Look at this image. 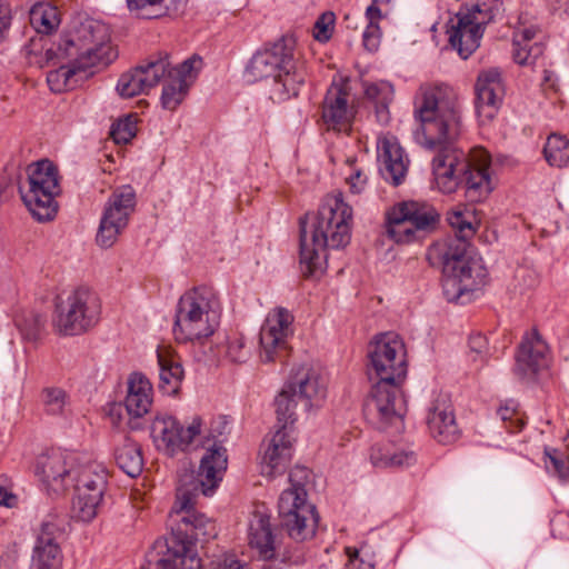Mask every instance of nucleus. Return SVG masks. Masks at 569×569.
Returning a JSON list of instances; mask_svg holds the SVG:
<instances>
[{
  "mask_svg": "<svg viewBox=\"0 0 569 569\" xmlns=\"http://www.w3.org/2000/svg\"><path fill=\"white\" fill-rule=\"evenodd\" d=\"M347 181L350 186L351 192L358 194L365 190L367 184V177L360 170H357L348 178Z\"/></svg>",
  "mask_w": 569,
  "mask_h": 569,
  "instance_id": "obj_57",
  "label": "nucleus"
},
{
  "mask_svg": "<svg viewBox=\"0 0 569 569\" xmlns=\"http://www.w3.org/2000/svg\"><path fill=\"white\" fill-rule=\"evenodd\" d=\"M249 542L252 548L258 550L262 559L270 561L262 569H291V565H300L305 561V556L300 550L292 553L286 551L278 561L269 516L253 515L249 526Z\"/></svg>",
  "mask_w": 569,
  "mask_h": 569,
  "instance_id": "obj_19",
  "label": "nucleus"
},
{
  "mask_svg": "<svg viewBox=\"0 0 569 569\" xmlns=\"http://www.w3.org/2000/svg\"><path fill=\"white\" fill-rule=\"evenodd\" d=\"M326 397V379L312 367L300 366L291 372L274 399L277 420L295 423L299 405L305 411H309L312 408H320Z\"/></svg>",
  "mask_w": 569,
  "mask_h": 569,
  "instance_id": "obj_9",
  "label": "nucleus"
},
{
  "mask_svg": "<svg viewBox=\"0 0 569 569\" xmlns=\"http://www.w3.org/2000/svg\"><path fill=\"white\" fill-rule=\"evenodd\" d=\"M413 116L418 122L413 131L416 142L436 153L432 172L438 188L450 193L463 184L470 201L485 199L492 190L489 156L481 151L476 163L455 148L461 133V110L453 89L446 84L421 87Z\"/></svg>",
  "mask_w": 569,
  "mask_h": 569,
  "instance_id": "obj_1",
  "label": "nucleus"
},
{
  "mask_svg": "<svg viewBox=\"0 0 569 569\" xmlns=\"http://www.w3.org/2000/svg\"><path fill=\"white\" fill-rule=\"evenodd\" d=\"M347 84L332 82L321 106V118L328 129L342 131L350 127L355 111L348 101Z\"/></svg>",
  "mask_w": 569,
  "mask_h": 569,
  "instance_id": "obj_25",
  "label": "nucleus"
},
{
  "mask_svg": "<svg viewBox=\"0 0 569 569\" xmlns=\"http://www.w3.org/2000/svg\"><path fill=\"white\" fill-rule=\"evenodd\" d=\"M53 323L64 336H76L93 327L99 319L100 303L94 292L78 288L66 301L56 305Z\"/></svg>",
  "mask_w": 569,
  "mask_h": 569,
  "instance_id": "obj_15",
  "label": "nucleus"
},
{
  "mask_svg": "<svg viewBox=\"0 0 569 569\" xmlns=\"http://www.w3.org/2000/svg\"><path fill=\"white\" fill-rule=\"evenodd\" d=\"M202 64V60L198 56H193L177 67H171V63L169 62V67L166 71V74L172 76L174 78L179 79H186L189 81L190 78H192V72L200 69Z\"/></svg>",
  "mask_w": 569,
  "mask_h": 569,
  "instance_id": "obj_44",
  "label": "nucleus"
},
{
  "mask_svg": "<svg viewBox=\"0 0 569 569\" xmlns=\"http://www.w3.org/2000/svg\"><path fill=\"white\" fill-rule=\"evenodd\" d=\"M380 27L378 23L368 22L362 34L363 47L373 52L379 48L380 44Z\"/></svg>",
  "mask_w": 569,
  "mask_h": 569,
  "instance_id": "obj_49",
  "label": "nucleus"
},
{
  "mask_svg": "<svg viewBox=\"0 0 569 569\" xmlns=\"http://www.w3.org/2000/svg\"><path fill=\"white\" fill-rule=\"evenodd\" d=\"M295 44L292 37H282L257 51L246 67L249 81L273 79L271 99L277 102L297 97L307 78L303 63L295 57Z\"/></svg>",
  "mask_w": 569,
  "mask_h": 569,
  "instance_id": "obj_5",
  "label": "nucleus"
},
{
  "mask_svg": "<svg viewBox=\"0 0 569 569\" xmlns=\"http://www.w3.org/2000/svg\"><path fill=\"white\" fill-rule=\"evenodd\" d=\"M78 458L74 453L60 449L50 450L38 457L36 475L53 493L64 492L73 483Z\"/></svg>",
  "mask_w": 569,
  "mask_h": 569,
  "instance_id": "obj_18",
  "label": "nucleus"
},
{
  "mask_svg": "<svg viewBox=\"0 0 569 569\" xmlns=\"http://www.w3.org/2000/svg\"><path fill=\"white\" fill-rule=\"evenodd\" d=\"M368 377L370 381L392 379L403 381L407 377V351L402 339L395 332L378 335L369 345Z\"/></svg>",
  "mask_w": 569,
  "mask_h": 569,
  "instance_id": "obj_14",
  "label": "nucleus"
},
{
  "mask_svg": "<svg viewBox=\"0 0 569 569\" xmlns=\"http://www.w3.org/2000/svg\"><path fill=\"white\" fill-rule=\"evenodd\" d=\"M449 224L455 230L453 237H448L441 241H437L435 244H445L447 247H455L456 240L463 243V256H470L468 252L469 242L468 240L476 233V226L473 223V212L469 210H455L448 213L447 218Z\"/></svg>",
  "mask_w": 569,
  "mask_h": 569,
  "instance_id": "obj_33",
  "label": "nucleus"
},
{
  "mask_svg": "<svg viewBox=\"0 0 569 569\" xmlns=\"http://www.w3.org/2000/svg\"><path fill=\"white\" fill-rule=\"evenodd\" d=\"M62 527L63 520L57 516L49 515L43 520L33 547L31 569L61 568L62 551L57 539L62 533Z\"/></svg>",
  "mask_w": 569,
  "mask_h": 569,
  "instance_id": "obj_21",
  "label": "nucleus"
},
{
  "mask_svg": "<svg viewBox=\"0 0 569 569\" xmlns=\"http://www.w3.org/2000/svg\"><path fill=\"white\" fill-rule=\"evenodd\" d=\"M347 553L349 557L348 565L346 569H375V565L370 561H365L362 558H359L357 550H351V548H347Z\"/></svg>",
  "mask_w": 569,
  "mask_h": 569,
  "instance_id": "obj_55",
  "label": "nucleus"
},
{
  "mask_svg": "<svg viewBox=\"0 0 569 569\" xmlns=\"http://www.w3.org/2000/svg\"><path fill=\"white\" fill-rule=\"evenodd\" d=\"M199 569H202V565L200 563ZM210 569H250L246 563L240 562L233 557H226L222 561H218L212 563Z\"/></svg>",
  "mask_w": 569,
  "mask_h": 569,
  "instance_id": "obj_59",
  "label": "nucleus"
},
{
  "mask_svg": "<svg viewBox=\"0 0 569 569\" xmlns=\"http://www.w3.org/2000/svg\"><path fill=\"white\" fill-rule=\"evenodd\" d=\"M11 9L7 0H0V43L11 26Z\"/></svg>",
  "mask_w": 569,
  "mask_h": 569,
  "instance_id": "obj_54",
  "label": "nucleus"
},
{
  "mask_svg": "<svg viewBox=\"0 0 569 569\" xmlns=\"http://www.w3.org/2000/svg\"><path fill=\"white\" fill-rule=\"evenodd\" d=\"M227 467V450L221 441H214L202 456L197 475L181 479L170 513L171 535L153 543L141 569H199L196 542H207L218 532L214 521L194 509L196 498L199 493L212 496Z\"/></svg>",
  "mask_w": 569,
  "mask_h": 569,
  "instance_id": "obj_2",
  "label": "nucleus"
},
{
  "mask_svg": "<svg viewBox=\"0 0 569 569\" xmlns=\"http://www.w3.org/2000/svg\"><path fill=\"white\" fill-rule=\"evenodd\" d=\"M498 416L505 422H510V431L518 432L523 427V421L518 417V413L513 407L503 406L498 409Z\"/></svg>",
  "mask_w": 569,
  "mask_h": 569,
  "instance_id": "obj_50",
  "label": "nucleus"
},
{
  "mask_svg": "<svg viewBox=\"0 0 569 569\" xmlns=\"http://www.w3.org/2000/svg\"><path fill=\"white\" fill-rule=\"evenodd\" d=\"M545 456L549 459L555 472L560 478H569V457L553 448H546Z\"/></svg>",
  "mask_w": 569,
  "mask_h": 569,
  "instance_id": "obj_47",
  "label": "nucleus"
},
{
  "mask_svg": "<svg viewBox=\"0 0 569 569\" xmlns=\"http://www.w3.org/2000/svg\"><path fill=\"white\" fill-rule=\"evenodd\" d=\"M565 442H566V448H567L566 455L569 457V435L566 437Z\"/></svg>",
  "mask_w": 569,
  "mask_h": 569,
  "instance_id": "obj_61",
  "label": "nucleus"
},
{
  "mask_svg": "<svg viewBox=\"0 0 569 569\" xmlns=\"http://www.w3.org/2000/svg\"><path fill=\"white\" fill-rule=\"evenodd\" d=\"M307 216L300 218V269L306 278L325 270L326 250L346 247L351 239L352 208L342 193L328 194L313 217L310 231Z\"/></svg>",
  "mask_w": 569,
  "mask_h": 569,
  "instance_id": "obj_4",
  "label": "nucleus"
},
{
  "mask_svg": "<svg viewBox=\"0 0 569 569\" xmlns=\"http://www.w3.org/2000/svg\"><path fill=\"white\" fill-rule=\"evenodd\" d=\"M46 323V318L38 312L28 311L16 318V325L22 336L32 341L36 340Z\"/></svg>",
  "mask_w": 569,
  "mask_h": 569,
  "instance_id": "obj_40",
  "label": "nucleus"
},
{
  "mask_svg": "<svg viewBox=\"0 0 569 569\" xmlns=\"http://www.w3.org/2000/svg\"><path fill=\"white\" fill-rule=\"evenodd\" d=\"M219 303L209 287H196L179 299L173 335L178 342L200 341L210 337L219 325Z\"/></svg>",
  "mask_w": 569,
  "mask_h": 569,
  "instance_id": "obj_7",
  "label": "nucleus"
},
{
  "mask_svg": "<svg viewBox=\"0 0 569 569\" xmlns=\"http://www.w3.org/2000/svg\"><path fill=\"white\" fill-rule=\"evenodd\" d=\"M279 429L269 440L262 457V473L274 477L286 471L293 455V438L291 436V422H279Z\"/></svg>",
  "mask_w": 569,
  "mask_h": 569,
  "instance_id": "obj_24",
  "label": "nucleus"
},
{
  "mask_svg": "<svg viewBox=\"0 0 569 569\" xmlns=\"http://www.w3.org/2000/svg\"><path fill=\"white\" fill-rule=\"evenodd\" d=\"M379 0H372V3L366 10V18L368 22L378 23L381 19V10L378 7Z\"/></svg>",
  "mask_w": 569,
  "mask_h": 569,
  "instance_id": "obj_60",
  "label": "nucleus"
},
{
  "mask_svg": "<svg viewBox=\"0 0 569 569\" xmlns=\"http://www.w3.org/2000/svg\"><path fill=\"white\" fill-rule=\"evenodd\" d=\"M74 488L71 516L78 521H92L106 503L109 490V472L98 462L77 467L71 485Z\"/></svg>",
  "mask_w": 569,
  "mask_h": 569,
  "instance_id": "obj_12",
  "label": "nucleus"
},
{
  "mask_svg": "<svg viewBox=\"0 0 569 569\" xmlns=\"http://www.w3.org/2000/svg\"><path fill=\"white\" fill-rule=\"evenodd\" d=\"M42 401L46 411L49 415L57 416L62 413L67 403V393L61 388L49 387L42 391Z\"/></svg>",
  "mask_w": 569,
  "mask_h": 569,
  "instance_id": "obj_41",
  "label": "nucleus"
},
{
  "mask_svg": "<svg viewBox=\"0 0 569 569\" xmlns=\"http://www.w3.org/2000/svg\"><path fill=\"white\" fill-rule=\"evenodd\" d=\"M308 478L307 468L295 467L289 475L291 487L281 492L278 501L280 526L296 541L311 539L319 521L316 507L307 501Z\"/></svg>",
  "mask_w": 569,
  "mask_h": 569,
  "instance_id": "obj_8",
  "label": "nucleus"
},
{
  "mask_svg": "<svg viewBox=\"0 0 569 569\" xmlns=\"http://www.w3.org/2000/svg\"><path fill=\"white\" fill-rule=\"evenodd\" d=\"M229 428V421L226 417H218L217 419L212 420L210 426V433L209 436L213 439L219 438L227 433Z\"/></svg>",
  "mask_w": 569,
  "mask_h": 569,
  "instance_id": "obj_58",
  "label": "nucleus"
},
{
  "mask_svg": "<svg viewBox=\"0 0 569 569\" xmlns=\"http://www.w3.org/2000/svg\"><path fill=\"white\" fill-rule=\"evenodd\" d=\"M403 381L392 379L373 380L363 402V416L368 423L379 430L402 428L407 401L401 388Z\"/></svg>",
  "mask_w": 569,
  "mask_h": 569,
  "instance_id": "obj_13",
  "label": "nucleus"
},
{
  "mask_svg": "<svg viewBox=\"0 0 569 569\" xmlns=\"http://www.w3.org/2000/svg\"><path fill=\"white\" fill-rule=\"evenodd\" d=\"M535 36H536V29H533V28H525V29L516 32L515 37H513V49L530 44V42L535 38Z\"/></svg>",
  "mask_w": 569,
  "mask_h": 569,
  "instance_id": "obj_56",
  "label": "nucleus"
},
{
  "mask_svg": "<svg viewBox=\"0 0 569 569\" xmlns=\"http://www.w3.org/2000/svg\"><path fill=\"white\" fill-rule=\"evenodd\" d=\"M543 48L540 43L535 42L520 48L513 49V59L518 64L527 66L533 64L536 60L542 54Z\"/></svg>",
  "mask_w": 569,
  "mask_h": 569,
  "instance_id": "obj_45",
  "label": "nucleus"
},
{
  "mask_svg": "<svg viewBox=\"0 0 569 569\" xmlns=\"http://www.w3.org/2000/svg\"><path fill=\"white\" fill-rule=\"evenodd\" d=\"M159 390L167 396H174L180 389L184 371L179 358L166 351H158Z\"/></svg>",
  "mask_w": 569,
  "mask_h": 569,
  "instance_id": "obj_32",
  "label": "nucleus"
},
{
  "mask_svg": "<svg viewBox=\"0 0 569 569\" xmlns=\"http://www.w3.org/2000/svg\"><path fill=\"white\" fill-rule=\"evenodd\" d=\"M17 503V496L12 493L10 481L7 477L0 476V505L11 508Z\"/></svg>",
  "mask_w": 569,
  "mask_h": 569,
  "instance_id": "obj_53",
  "label": "nucleus"
},
{
  "mask_svg": "<svg viewBox=\"0 0 569 569\" xmlns=\"http://www.w3.org/2000/svg\"><path fill=\"white\" fill-rule=\"evenodd\" d=\"M438 211L427 202L402 201L386 213V233L397 243H411L437 229Z\"/></svg>",
  "mask_w": 569,
  "mask_h": 569,
  "instance_id": "obj_11",
  "label": "nucleus"
},
{
  "mask_svg": "<svg viewBox=\"0 0 569 569\" xmlns=\"http://www.w3.org/2000/svg\"><path fill=\"white\" fill-rule=\"evenodd\" d=\"M543 154L551 167L565 168L569 166V140L560 134L552 133L548 137L543 148Z\"/></svg>",
  "mask_w": 569,
  "mask_h": 569,
  "instance_id": "obj_38",
  "label": "nucleus"
},
{
  "mask_svg": "<svg viewBox=\"0 0 569 569\" xmlns=\"http://www.w3.org/2000/svg\"><path fill=\"white\" fill-rule=\"evenodd\" d=\"M226 353L230 361L242 363L249 359L250 348L242 336H233L228 339Z\"/></svg>",
  "mask_w": 569,
  "mask_h": 569,
  "instance_id": "obj_43",
  "label": "nucleus"
},
{
  "mask_svg": "<svg viewBox=\"0 0 569 569\" xmlns=\"http://www.w3.org/2000/svg\"><path fill=\"white\" fill-rule=\"evenodd\" d=\"M499 9V3L489 4L482 2L470 7H461L458 13H462L465 17H468L471 22H477L478 28L483 31L485 27L495 19Z\"/></svg>",
  "mask_w": 569,
  "mask_h": 569,
  "instance_id": "obj_39",
  "label": "nucleus"
},
{
  "mask_svg": "<svg viewBox=\"0 0 569 569\" xmlns=\"http://www.w3.org/2000/svg\"><path fill=\"white\" fill-rule=\"evenodd\" d=\"M333 23L335 14L332 12L322 13L315 22V39L319 42H327L331 38Z\"/></svg>",
  "mask_w": 569,
  "mask_h": 569,
  "instance_id": "obj_46",
  "label": "nucleus"
},
{
  "mask_svg": "<svg viewBox=\"0 0 569 569\" xmlns=\"http://www.w3.org/2000/svg\"><path fill=\"white\" fill-rule=\"evenodd\" d=\"M137 121L132 116H127L119 119L111 126L110 134L113 141L118 144H126L132 140L137 131Z\"/></svg>",
  "mask_w": 569,
  "mask_h": 569,
  "instance_id": "obj_42",
  "label": "nucleus"
},
{
  "mask_svg": "<svg viewBox=\"0 0 569 569\" xmlns=\"http://www.w3.org/2000/svg\"><path fill=\"white\" fill-rule=\"evenodd\" d=\"M151 392L152 386L142 373L134 372L129 377L124 407L130 417V429L138 430L141 427L139 419L148 413L151 407Z\"/></svg>",
  "mask_w": 569,
  "mask_h": 569,
  "instance_id": "obj_30",
  "label": "nucleus"
},
{
  "mask_svg": "<svg viewBox=\"0 0 569 569\" xmlns=\"http://www.w3.org/2000/svg\"><path fill=\"white\" fill-rule=\"evenodd\" d=\"M378 160L382 178L398 187L406 180L410 160L396 139H383L378 146Z\"/></svg>",
  "mask_w": 569,
  "mask_h": 569,
  "instance_id": "obj_29",
  "label": "nucleus"
},
{
  "mask_svg": "<svg viewBox=\"0 0 569 569\" xmlns=\"http://www.w3.org/2000/svg\"><path fill=\"white\" fill-rule=\"evenodd\" d=\"M447 33L452 48L462 59H467L479 48L483 31L478 28L477 22L457 13L455 19H450Z\"/></svg>",
  "mask_w": 569,
  "mask_h": 569,
  "instance_id": "obj_31",
  "label": "nucleus"
},
{
  "mask_svg": "<svg viewBox=\"0 0 569 569\" xmlns=\"http://www.w3.org/2000/svg\"><path fill=\"white\" fill-rule=\"evenodd\" d=\"M117 57L109 27L99 20L86 19L62 36L56 47L47 48L43 56L40 53L28 58L30 64L39 68L68 61L47 74L50 90L60 93L74 89L80 81L92 74V71L87 72L89 69L107 67Z\"/></svg>",
  "mask_w": 569,
  "mask_h": 569,
  "instance_id": "obj_3",
  "label": "nucleus"
},
{
  "mask_svg": "<svg viewBox=\"0 0 569 569\" xmlns=\"http://www.w3.org/2000/svg\"><path fill=\"white\" fill-rule=\"evenodd\" d=\"M130 11L140 18L152 19L168 13H178L184 0H127Z\"/></svg>",
  "mask_w": 569,
  "mask_h": 569,
  "instance_id": "obj_36",
  "label": "nucleus"
},
{
  "mask_svg": "<svg viewBox=\"0 0 569 569\" xmlns=\"http://www.w3.org/2000/svg\"><path fill=\"white\" fill-rule=\"evenodd\" d=\"M292 320V315L284 308H277L268 316L259 335L260 358L263 362L282 361L284 359Z\"/></svg>",
  "mask_w": 569,
  "mask_h": 569,
  "instance_id": "obj_20",
  "label": "nucleus"
},
{
  "mask_svg": "<svg viewBox=\"0 0 569 569\" xmlns=\"http://www.w3.org/2000/svg\"><path fill=\"white\" fill-rule=\"evenodd\" d=\"M468 346L470 351L476 355L473 357V360H477V358L482 359V357L487 353L488 350L487 338L481 333L471 335L469 337Z\"/></svg>",
  "mask_w": 569,
  "mask_h": 569,
  "instance_id": "obj_52",
  "label": "nucleus"
},
{
  "mask_svg": "<svg viewBox=\"0 0 569 569\" xmlns=\"http://www.w3.org/2000/svg\"><path fill=\"white\" fill-rule=\"evenodd\" d=\"M114 459L118 467L131 478L138 477L143 470L141 448L130 438H126L116 449Z\"/></svg>",
  "mask_w": 569,
  "mask_h": 569,
  "instance_id": "obj_35",
  "label": "nucleus"
},
{
  "mask_svg": "<svg viewBox=\"0 0 569 569\" xmlns=\"http://www.w3.org/2000/svg\"><path fill=\"white\" fill-rule=\"evenodd\" d=\"M548 345L537 330L523 337L516 356V373L522 379H532L549 366Z\"/></svg>",
  "mask_w": 569,
  "mask_h": 569,
  "instance_id": "obj_26",
  "label": "nucleus"
},
{
  "mask_svg": "<svg viewBox=\"0 0 569 569\" xmlns=\"http://www.w3.org/2000/svg\"><path fill=\"white\" fill-rule=\"evenodd\" d=\"M161 80H163L161 106L163 109L172 111L177 109L186 98L190 87V81L174 78L169 74H164Z\"/></svg>",
  "mask_w": 569,
  "mask_h": 569,
  "instance_id": "obj_37",
  "label": "nucleus"
},
{
  "mask_svg": "<svg viewBox=\"0 0 569 569\" xmlns=\"http://www.w3.org/2000/svg\"><path fill=\"white\" fill-rule=\"evenodd\" d=\"M388 461L390 462V467L393 468L409 467L416 463L417 455L411 449H396L393 451L391 450V456L388 458Z\"/></svg>",
  "mask_w": 569,
  "mask_h": 569,
  "instance_id": "obj_48",
  "label": "nucleus"
},
{
  "mask_svg": "<svg viewBox=\"0 0 569 569\" xmlns=\"http://www.w3.org/2000/svg\"><path fill=\"white\" fill-rule=\"evenodd\" d=\"M29 20L36 36L31 37L29 42L23 46V51L27 57H38L48 42L46 36L59 26L57 8L37 3L29 11Z\"/></svg>",
  "mask_w": 569,
  "mask_h": 569,
  "instance_id": "obj_28",
  "label": "nucleus"
},
{
  "mask_svg": "<svg viewBox=\"0 0 569 569\" xmlns=\"http://www.w3.org/2000/svg\"><path fill=\"white\" fill-rule=\"evenodd\" d=\"M202 420L194 417L184 427L172 416H157L151 423V437L156 447L167 456L174 457L179 452H187L194 439L201 433Z\"/></svg>",
  "mask_w": 569,
  "mask_h": 569,
  "instance_id": "obj_17",
  "label": "nucleus"
},
{
  "mask_svg": "<svg viewBox=\"0 0 569 569\" xmlns=\"http://www.w3.org/2000/svg\"><path fill=\"white\" fill-rule=\"evenodd\" d=\"M365 96L373 104L378 122L388 123L390 120L389 104L395 96L393 86L388 81L368 83L365 87Z\"/></svg>",
  "mask_w": 569,
  "mask_h": 569,
  "instance_id": "obj_34",
  "label": "nucleus"
},
{
  "mask_svg": "<svg viewBox=\"0 0 569 569\" xmlns=\"http://www.w3.org/2000/svg\"><path fill=\"white\" fill-rule=\"evenodd\" d=\"M457 246L432 244L427 251L431 266L442 269V290L448 301H457L466 292H472L485 283L487 271L480 259L463 256V243Z\"/></svg>",
  "mask_w": 569,
  "mask_h": 569,
  "instance_id": "obj_6",
  "label": "nucleus"
},
{
  "mask_svg": "<svg viewBox=\"0 0 569 569\" xmlns=\"http://www.w3.org/2000/svg\"><path fill=\"white\" fill-rule=\"evenodd\" d=\"M136 208V192L131 186L116 189L104 204L96 236L97 244L111 248L127 228L129 218Z\"/></svg>",
  "mask_w": 569,
  "mask_h": 569,
  "instance_id": "obj_16",
  "label": "nucleus"
},
{
  "mask_svg": "<svg viewBox=\"0 0 569 569\" xmlns=\"http://www.w3.org/2000/svg\"><path fill=\"white\" fill-rule=\"evenodd\" d=\"M427 423L431 436L442 445L458 440V428L453 408L447 396H439L430 406Z\"/></svg>",
  "mask_w": 569,
  "mask_h": 569,
  "instance_id": "obj_27",
  "label": "nucleus"
},
{
  "mask_svg": "<svg viewBox=\"0 0 569 569\" xmlns=\"http://www.w3.org/2000/svg\"><path fill=\"white\" fill-rule=\"evenodd\" d=\"M476 112L482 123L491 121L505 96L501 73L497 68L483 70L476 82Z\"/></svg>",
  "mask_w": 569,
  "mask_h": 569,
  "instance_id": "obj_23",
  "label": "nucleus"
},
{
  "mask_svg": "<svg viewBox=\"0 0 569 569\" xmlns=\"http://www.w3.org/2000/svg\"><path fill=\"white\" fill-rule=\"evenodd\" d=\"M391 456V449L388 446L375 445L370 451V460L375 467L388 468L390 462L388 458Z\"/></svg>",
  "mask_w": 569,
  "mask_h": 569,
  "instance_id": "obj_51",
  "label": "nucleus"
},
{
  "mask_svg": "<svg viewBox=\"0 0 569 569\" xmlns=\"http://www.w3.org/2000/svg\"><path fill=\"white\" fill-rule=\"evenodd\" d=\"M27 184L19 186V193L32 217L39 222L52 220L58 211L56 197L61 192L57 167L48 159L30 164Z\"/></svg>",
  "mask_w": 569,
  "mask_h": 569,
  "instance_id": "obj_10",
  "label": "nucleus"
},
{
  "mask_svg": "<svg viewBox=\"0 0 569 569\" xmlns=\"http://www.w3.org/2000/svg\"><path fill=\"white\" fill-rule=\"evenodd\" d=\"M169 67L168 57L139 64L132 70L121 74L117 83V91L122 98H133L148 93L164 77Z\"/></svg>",
  "mask_w": 569,
  "mask_h": 569,
  "instance_id": "obj_22",
  "label": "nucleus"
}]
</instances>
